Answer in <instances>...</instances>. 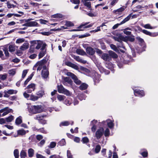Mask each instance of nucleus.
<instances>
[{"label": "nucleus", "instance_id": "obj_1", "mask_svg": "<svg viewBox=\"0 0 158 158\" xmlns=\"http://www.w3.org/2000/svg\"><path fill=\"white\" fill-rule=\"evenodd\" d=\"M89 23V22L83 23H82L80 25L77 27L78 29H73L70 30V31H83V30L81 29H80L82 28L83 27V28H87L92 27L94 25V23H92L86 26Z\"/></svg>", "mask_w": 158, "mask_h": 158}, {"label": "nucleus", "instance_id": "obj_2", "mask_svg": "<svg viewBox=\"0 0 158 158\" xmlns=\"http://www.w3.org/2000/svg\"><path fill=\"white\" fill-rule=\"evenodd\" d=\"M57 88L58 91L59 93L64 94L67 96L70 95V92L67 89H65L62 85H58Z\"/></svg>", "mask_w": 158, "mask_h": 158}, {"label": "nucleus", "instance_id": "obj_3", "mask_svg": "<svg viewBox=\"0 0 158 158\" xmlns=\"http://www.w3.org/2000/svg\"><path fill=\"white\" fill-rule=\"evenodd\" d=\"M31 112L34 114L40 113L41 112V106H34L30 108Z\"/></svg>", "mask_w": 158, "mask_h": 158}, {"label": "nucleus", "instance_id": "obj_4", "mask_svg": "<svg viewBox=\"0 0 158 158\" xmlns=\"http://www.w3.org/2000/svg\"><path fill=\"white\" fill-rule=\"evenodd\" d=\"M104 133V130L103 127H100L96 131L95 133V136L96 138L99 139L103 135Z\"/></svg>", "mask_w": 158, "mask_h": 158}, {"label": "nucleus", "instance_id": "obj_5", "mask_svg": "<svg viewBox=\"0 0 158 158\" xmlns=\"http://www.w3.org/2000/svg\"><path fill=\"white\" fill-rule=\"evenodd\" d=\"M47 45L45 43L43 44L41 48V51L39 54V58L40 59L46 53V50L45 49Z\"/></svg>", "mask_w": 158, "mask_h": 158}, {"label": "nucleus", "instance_id": "obj_6", "mask_svg": "<svg viewBox=\"0 0 158 158\" xmlns=\"http://www.w3.org/2000/svg\"><path fill=\"white\" fill-rule=\"evenodd\" d=\"M63 85H65V82L67 83L70 85H72L73 83V81L71 79L68 77H64L62 81Z\"/></svg>", "mask_w": 158, "mask_h": 158}, {"label": "nucleus", "instance_id": "obj_7", "mask_svg": "<svg viewBox=\"0 0 158 158\" xmlns=\"http://www.w3.org/2000/svg\"><path fill=\"white\" fill-rule=\"evenodd\" d=\"M2 110H3V113L2 114V116H4L7 115L9 113L11 112L12 110V109H10L8 107H6L2 109Z\"/></svg>", "mask_w": 158, "mask_h": 158}, {"label": "nucleus", "instance_id": "obj_8", "mask_svg": "<svg viewBox=\"0 0 158 158\" xmlns=\"http://www.w3.org/2000/svg\"><path fill=\"white\" fill-rule=\"evenodd\" d=\"M134 94L135 96L142 97L144 95V94L143 90H135Z\"/></svg>", "mask_w": 158, "mask_h": 158}, {"label": "nucleus", "instance_id": "obj_9", "mask_svg": "<svg viewBox=\"0 0 158 158\" xmlns=\"http://www.w3.org/2000/svg\"><path fill=\"white\" fill-rule=\"evenodd\" d=\"M86 52L87 54L90 55H93L95 52L94 50L92 47H88L86 48Z\"/></svg>", "mask_w": 158, "mask_h": 158}, {"label": "nucleus", "instance_id": "obj_10", "mask_svg": "<svg viewBox=\"0 0 158 158\" xmlns=\"http://www.w3.org/2000/svg\"><path fill=\"white\" fill-rule=\"evenodd\" d=\"M101 58L105 61H110L111 60V57L109 54L104 53L102 54Z\"/></svg>", "mask_w": 158, "mask_h": 158}, {"label": "nucleus", "instance_id": "obj_11", "mask_svg": "<svg viewBox=\"0 0 158 158\" xmlns=\"http://www.w3.org/2000/svg\"><path fill=\"white\" fill-rule=\"evenodd\" d=\"M66 65L67 66L70 67L77 70H78L79 69L78 66L74 64L71 62H70L68 61L67 62Z\"/></svg>", "mask_w": 158, "mask_h": 158}, {"label": "nucleus", "instance_id": "obj_12", "mask_svg": "<svg viewBox=\"0 0 158 158\" xmlns=\"http://www.w3.org/2000/svg\"><path fill=\"white\" fill-rule=\"evenodd\" d=\"M109 56L111 58H117L118 57V55L114 52L112 51H109L108 52Z\"/></svg>", "mask_w": 158, "mask_h": 158}, {"label": "nucleus", "instance_id": "obj_13", "mask_svg": "<svg viewBox=\"0 0 158 158\" xmlns=\"http://www.w3.org/2000/svg\"><path fill=\"white\" fill-rule=\"evenodd\" d=\"M41 74L43 78H47L49 74L48 70L42 71Z\"/></svg>", "mask_w": 158, "mask_h": 158}, {"label": "nucleus", "instance_id": "obj_14", "mask_svg": "<svg viewBox=\"0 0 158 158\" xmlns=\"http://www.w3.org/2000/svg\"><path fill=\"white\" fill-rule=\"evenodd\" d=\"M142 31L144 34L151 36H155L157 35L156 33H152L146 30H143Z\"/></svg>", "mask_w": 158, "mask_h": 158}, {"label": "nucleus", "instance_id": "obj_15", "mask_svg": "<svg viewBox=\"0 0 158 158\" xmlns=\"http://www.w3.org/2000/svg\"><path fill=\"white\" fill-rule=\"evenodd\" d=\"M88 85L86 83H82L79 86V89L81 90H85L87 89Z\"/></svg>", "mask_w": 158, "mask_h": 158}, {"label": "nucleus", "instance_id": "obj_16", "mask_svg": "<svg viewBox=\"0 0 158 158\" xmlns=\"http://www.w3.org/2000/svg\"><path fill=\"white\" fill-rule=\"evenodd\" d=\"M29 47V44L27 42L24 43L20 47V49L23 51L27 49Z\"/></svg>", "mask_w": 158, "mask_h": 158}, {"label": "nucleus", "instance_id": "obj_17", "mask_svg": "<svg viewBox=\"0 0 158 158\" xmlns=\"http://www.w3.org/2000/svg\"><path fill=\"white\" fill-rule=\"evenodd\" d=\"M46 116V115H42L41 114H39L36 116L34 118L35 119L38 120L39 121L43 119V118L45 117Z\"/></svg>", "mask_w": 158, "mask_h": 158}, {"label": "nucleus", "instance_id": "obj_18", "mask_svg": "<svg viewBox=\"0 0 158 158\" xmlns=\"http://www.w3.org/2000/svg\"><path fill=\"white\" fill-rule=\"evenodd\" d=\"M125 10V8H124V6H123L120 8H119L116 10H114L113 11V12L115 13L116 14H119V12H121Z\"/></svg>", "mask_w": 158, "mask_h": 158}, {"label": "nucleus", "instance_id": "obj_19", "mask_svg": "<svg viewBox=\"0 0 158 158\" xmlns=\"http://www.w3.org/2000/svg\"><path fill=\"white\" fill-rule=\"evenodd\" d=\"M132 14H130L127 17L125 18L121 23L120 24H123L130 19L131 16Z\"/></svg>", "mask_w": 158, "mask_h": 158}, {"label": "nucleus", "instance_id": "obj_20", "mask_svg": "<svg viewBox=\"0 0 158 158\" xmlns=\"http://www.w3.org/2000/svg\"><path fill=\"white\" fill-rule=\"evenodd\" d=\"M76 52L79 55L83 56L86 54L85 52L83 50L80 49H77L76 50Z\"/></svg>", "mask_w": 158, "mask_h": 158}, {"label": "nucleus", "instance_id": "obj_21", "mask_svg": "<svg viewBox=\"0 0 158 158\" xmlns=\"http://www.w3.org/2000/svg\"><path fill=\"white\" fill-rule=\"evenodd\" d=\"M15 123L17 125L20 124L22 122V117L21 116L18 117L15 120Z\"/></svg>", "mask_w": 158, "mask_h": 158}, {"label": "nucleus", "instance_id": "obj_22", "mask_svg": "<svg viewBox=\"0 0 158 158\" xmlns=\"http://www.w3.org/2000/svg\"><path fill=\"white\" fill-rule=\"evenodd\" d=\"M36 94L39 98H40L42 97L44 94V92L43 90H41L37 92Z\"/></svg>", "mask_w": 158, "mask_h": 158}, {"label": "nucleus", "instance_id": "obj_23", "mask_svg": "<svg viewBox=\"0 0 158 158\" xmlns=\"http://www.w3.org/2000/svg\"><path fill=\"white\" fill-rule=\"evenodd\" d=\"M28 156L30 157H32L34 154V150L32 148H30L28 150Z\"/></svg>", "mask_w": 158, "mask_h": 158}, {"label": "nucleus", "instance_id": "obj_24", "mask_svg": "<svg viewBox=\"0 0 158 158\" xmlns=\"http://www.w3.org/2000/svg\"><path fill=\"white\" fill-rule=\"evenodd\" d=\"M26 89H31L32 90H35V85L34 83H31L28 85L26 87Z\"/></svg>", "mask_w": 158, "mask_h": 158}, {"label": "nucleus", "instance_id": "obj_25", "mask_svg": "<svg viewBox=\"0 0 158 158\" xmlns=\"http://www.w3.org/2000/svg\"><path fill=\"white\" fill-rule=\"evenodd\" d=\"M107 125L108 127L110 128H113L114 126V124L112 121L110 119H107Z\"/></svg>", "mask_w": 158, "mask_h": 158}, {"label": "nucleus", "instance_id": "obj_26", "mask_svg": "<svg viewBox=\"0 0 158 158\" xmlns=\"http://www.w3.org/2000/svg\"><path fill=\"white\" fill-rule=\"evenodd\" d=\"M21 158H25L27 156V153L24 150H22L20 153Z\"/></svg>", "mask_w": 158, "mask_h": 158}, {"label": "nucleus", "instance_id": "obj_27", "mask_svg": "<svg viewBox=\"0 0 158 158\" xmlns=\"http://www.w3.org/2000/svg\"><path fill=\"white\" fill-rule=\"evenodd\" d=\"M17 133L18 135H23L26 134V132L23 129H21L17 131Z\"/></svg>", "mask_w": 158, "mask_h": 158}, {"label": "nucleus", "instance_id": "obj_28", "mask_svg": "<svg viewBox=\"0 0 158 158\" xmlns=\"http://www.w3.org/2000/svg\"><path fill=\"white\" fill-rule=\"evenodd\" d=\"M81 141L83 143L87 144L89 142V139L86 137H83L81 139Z\"/></svg>", "mask_w": 158, "mask_h": 158}, {"label": "nucleus", "instance_id": "obj_29", "mask_svg": "<svg viewBox=\"0 0 158 158\" xmlns=\"http://www.w3.org/2000/svg\"><path fill=\"white\" fill-rule=\"evenodd\" d=\"M43 44H42L41 43L37 42V44H36V43H35L34 44V45L35 46V48L36 49H39L40 48H41Z\"/></svg>", "mask_w": 158, "mask_h": 158}, {"label": "nucleus", "instance_id": "obj_30", "mask_svg": "<svg viewBox=\"0 0 158 158\" xmlns=\"http://www.w3.org/2000/svg\"><path fill=\"white\" fill-rule=\"evenodd\" d=\"M47 60H46V59L44 58L42 60L38 61L37 63V64H40V65H41L42 66L44 64H45L47 62Z\"/></svg>", "mask_w": 158, "mask_h": 158}, {"label": "nucleus", "instance_id": "obj_31", "mask_svg": "<svg viewBox=\"0 0 158 158\" xmlns=\"http://www.w3.org/2000/svg\"><path fill=\"white\" fill-rule=\"evenodd\" d=\"M118 42L119 43L117 44L118 47L119 48H122L125 49V47L123 45L122 41L121 40H119L118 41Z\"/></svg>", "mask_w": 158, "mask_h": 158}, {"label": "nucleus", "instance_id": "obj_32", "mask_svg": "<svg viewBox=\"0 0 158 158\" xmlns=\"http://www.w3.org/2000/svg\"><path fill=\"white\" fill-rule=\"evenodd\" d=\"M84 5L87 6L89 10H91V3L90 2H83Z\"/></svg>", "mask_w": 158, "mask_h": 158}, {"label": "nucleus", "instance_id": "obj_33", "mask_svg": "<svg viewBox=\"0 0 158 158\" xmlns=\"http://www.w3.org/2000/svg\"><path fill=\"white\" fill-rule=\"evenodd\" d=\"M14 119V116L12 115L6 118V122H10Z\"/></svg>", "mask_w": 158, "mask_h": 158}, {"label": "nucleus", "instance_id": "obj_34", "mask_svg": "<svg viewBox=\"0 0 158 158\" xmlns=\"http://www.w3.org/2000/svg\"><path fill=\"white\" fill-rule=\"evenodd\" d=\"M14 154L15 158H19V151L18 149H15L14 152Z\"/></svg>", "mask_w": 158, "mask_h": 158}, {"label": "nucleus", "instance_id": "obj_35", "mask_svg": "<svg viewBox=\"0 0 158 158\" xmlns=\"http://www.w3.org/2000/svg\"><path fill=\"white\" fill-rule=\"evenodd\" d=\"M3 51L4 52V53L6 57H8L9 56V53L8 51V48L7 47H5L3 49Z\"/></svg>", "mask_w": 158, "mask_h": 158}, {"label": "nucleus", "instance_id": "obj_36", "mask_svg": "<svg viewBox=\"0 0 158 158\" xmlns=\"http://www.w3.org/2000/svg\"><path fill=\"white\" fill-rule=\"evenodd\" d=\"M101 148V146L99 145H96L95 149V152L96 153H98L100 151Z\"/></svg>", "mask_w": 158, "mask_h": 158}, {"label": "nucleus", "instance_id": "obj_37", "mask_svg": "<svg viewBox=\"0 0 158 158\" xmlns=\"http://www.w3.org/2000/svg\"><path fill=\"white\" fill-rule=\"evenodd\" d=\"M6 91L7 93L10 94H16L17 93V91L14 90L13 89H10Z\"/></svg>", "mask_w": 158, "mask_h": 158}, {"label": "nucleus", "instance_id": "obj_38", "mask_svg": "<svg viewBox=\"0 0 158 158\" xmlns=\"http://www.w3.org/2000/svg\"><path fill=\"white\" fill-rule=\"evenodd\" d=\"M29 23L30 27L36 26L38 24L37 22L34 21L30 22Z\"/></svg>", "mask_w": 158, "mask_h": 158}, {"label": "nucleus", "instance_id": "obj_39", "mask_svg": "<svg viewBox=\"0 0 158 158\" xmlns=\"http://www.w3.org/2000/svg\"><path fill=\"white\" fill-rule=\"evenodd\" d=\"M69 124V123L68 121H64L61 123L60 124V126H67Z\"/></svg>", "mask_w": 158, "mask_h": 158}, {"label": "nucleus", "instance_id": "obj_40", "mask_svg": "<svg viewBox=\"0 0 158 158\" xmlns=\"http://www.w3.org/2000/svg\"><path fill=\"white\" fill-rule=\"evenodd\" d=\"M65 25L68 27H72L74 26V24L70 21H67Z\"/></svg>", "mask_w": 158, "mask_h": 158}, {"label": "nucleus", "instance_id": "obj_41", "mask_svg": "<svg viewBox=\"0 0 158 158\" xmlns=\"http://www.w3.org/2000/svg\"><path fill=\"white\" fill-rule=\"evenodd\" d=\"M58 99L60 101H62L64 100L65 96L60 95H58L57 96Z\"/></svg>", "mask_w": 158, "mask_h": 158}, {"label": "nucleus", "instance_id": "obj_42", "mask_svg": "<svg viewBox=\"0 0 158 158\" xmlns=\"http://www.w3.org/2000/svg\"><path fill=\"white\" fill-rule=\"evenodd\" d=\"M65 143V140L64 139H62L59 142L58 144L60 146H62L64 145Z\"/></svg>", "mask_w": 158, "mask_h": 158}, {"label": "nucleus", "instance_id": "obj_43", "mask_svg": "<svg viewBox=\"0 0 158 158\" xmlns=\"http://www.w3.org/2000/svg\"><path fill=\"white\" fill-rule=\"evenodd\" d=\"M30 98L33 101L37 100L39 98L38 96L33 95H31V96Z\"/></svg>", "mask_w": 158, "mask_h": 158}, {"label": "nucleus", "instance_id": "obj_44", "mask_svg": "<svg viewBox=\"0 0 158 158\" xmlns=\"http://www.w3.org/2000/svg\"><path fill=\"white\" fill-rule=\"evenodd\" d=\"M106 66L108 69H111L113 67L112 64L110 62H108L107 63H106Z\"/></svg>", "mask_w": 158, "mask_h": 158}, {"label": "nucleus", "instance_id": "obj_45", "mask_svg": "<svg viewBox=\"0 0 158 158\" xmlns=\"http://www.w3.org/2000/svg\"><path fill=\"white\" fill-rule=\"evenodd\" d=\"M32 78V76L29 77L26 79V80L24 82V87L26 86V85L27 84L28 82Z\"/></svg>", "mask_w": 158, "mask_h": 158}, {"label": "nucleus", "instance_id": "obj_46", "mask_svg": "<svg viewBox=\"0 0 158 158\" xmlns=\"http://www.w3.org/2000/svg\"><path fill=\"white\" fill-rule=\"evenodd\" d=\"M8 48L9 52H13L15 50V47L12 45H10Z\"/></svg>", "mask_w": 158, "mask_h": 158}, {"label": "nucleus", "instance_id": "obj_47", "mask_svg": "<svg viewBox=\"0 0 158 158\" xmlns=\"http://www.w3.org/2000/svg\"><path fill=\"white\" fill-rule=\"evenodd\" d=\"M25 41V39L24 38H19L17 39L16 41V43L20 44L24 42Z\"/></svg>", "mask_w": 158, "mask_h": 158}, {"label": "nucleus", "instance_id": "obj_48", "mask_svg": "<svg viewBox=\"0 0 158 158\" xmlns=\"http://www.w3.org/2000/svg\"><path fill=\"white\" fill-rule=\"evenodd\" d=\"M35 130L45 134L46 133H47L46 131L44 130V128H42L40 129L36 128L35 129Z\"/></svg>", "mask_w": 158, "mask_h": 158}, {"label": "nucleus", "instance_id": "obj_49", "mask_svg": "<svg viewBox=\"0 0 158 158\" xmlns=\"http://www.w3.org/2000/svg\"><path fill=\"white\" fill-rule=\"evenodd\" d=\"M7 76L6 74H4L3 75H0V79L2 80H5L7 78Z\"/></svg>", "mask_w": 158, "mask_h": 158}, {"label": "nucleus", "instance_id": "obj_50", "mask_svg": "<svg viewBox=\"0 0 158 158\" xmlns=\"http://www.w3.org/2000/svg\"><path fill=\"white\" fill-rule=\"evenodd\" d=\"M56 143L55 142H52L50 143V144L48 147L49 148H54L56 146Z\"/></svg>", "mask_w": 158, "mask_h": 158}, {"label": "nucleus", "instance_id": "obj_51", "mask_svg": "<svg viewBox=\"0 0 158 158\" xmlns=\"http://www.w3.org/2000/svg\"><path fill=\"white\" fill-rule=\"evenodd\" d=\"M63 15L60 14H57L53 15V18H62Z\"/></svg>", "mask_w": 158, "mask_h": 158}, {"label": "nucleus", "instance_id": "obj_52", "mask_svg": "<svg viewBox=\"0 0 158 158\" xmlns=\"http://www.w3.org/2000/svg\"><path fill=\"white\" fill-rule=\"evenodd\" d=\"M27 73V70H24L23 71L21 79H23L25 77Z\"/></svg>", "mask_w": 158, "mask_h": 158}, {"label": "nucleus", "instance_id": "obj_53", "mask_svg": "<svg viewBox=\"0 0 158 158\" xmlns=\"http://www.w3.org/2000/svg\"><path fill=\"white\" fill-rule=\"evenodd\" d=\"M7 7L8 8H10L12 7L13 8H15L16 7V6L15 5L13 4H11L9 2H8L7 3Z\"/></svg>", "mask_w": 158, "mask_h": 158}, {"label": "nucleus", "instance_id": "obj_54", "mask_svg": "<svg viewBox=\"0 0 158 158\" xmlns=\"http://www.w3.org/2000/svg\"><path fill=\"white\" fill-rule=\"evenodd\" d=\"M8 73L10 75H14L16 73L15 71V69L9 70L8 71Z\"/></svg>", "mask_w": 158, "mask_h": 158}, {"label": "nucleus", "instance_id": "obj_55", "mask_svg": "<svg viewBox=\"0 0 158 158\" xmlns=\"http://www.w3.org/2000/svg\"><path fill=\"white\" fill-rule=\"evenodd\" d=\"M110 134V131L108 128H106L104 132V135L106 137L108 136Z\"/></svg>", "mask_w": 158, "mask_h": 158}, {"label": "nucleus", "instance_id": "obj_56", "mask_svg": "<svg viewBox=\"0 0 158 158\" xmlns=\"http://www.w3.org/2000/svg\"><path fill=\"white\" fill-rule=\"evenodd\" d=\"M35 46L34 45H32L31 46L29 49V52H30L32 53L34 52Z\"/></svg>", "mask_w": 158, "mask_h": 158}, {"label": "nucleus", "instance_id": "obj_57", "mask_svg": "<svg viewBox=\"0 0 158 158\" xmlns=\"http://www.w3.org/2000/svg\"><path fill=\"white\" fill-rule=\"evenodd\" d=\"M142 156L144 157L148 156V153L147 151H144L140 153Z\"/></svg>", "mask_w": 158, "mask_h": 158}, {"label": "nucleus", "instance_id": "obj_58", "mask_svg": "<svg viewBox=\"0 0 158 158\" xmlns=\"http://www.w3.org/2000/svg\"><path fill=\"white\" fill-rule=\"evenodd\" d=\"M128 29V28H127L124 29L123 31L124 33L127 35H130L131 34V31H127V30Z\"/></svg>", "mask_w": 158, "mask_h": 158}, {"label": "nucleus", "instance_id": "obj_59", "mask_svg": "<svg viewBox=\"0 0 158 158\" xmlns=\"http://www.w3.org/2000/svg\"><path fill=\"white\" fill-rule=\"evenodd\" d=\"M70 1L73 3L79 5L80 3V1L79 0H71Z\"/></svg>", "mask_w": 158, "mask_h": 158}, {"label": "nucleus", "instance_id": "obj_60", "mask_svg": "<svg viewBox=\"0 0 158 158\" xmlns=\"http://www.w3.org/2000/svg\"><path fill=\"white\" fill-rule=\"evenodd\" d=\"M40 33L44 35L48 36L51 34V33L50 32H40Z\"/></svg>", "mask_w": 158, "mask_h": 158}, {"label": "nucleus", "instance_id": "obj_61", "mask_svg": "<svg viewBox=\"0 0 158 158\" xmlns=\"http://www.w3.org/2000/svg\"><path fill=\"white\" fill-rule=\"evenodd\" d=\"M111 48L116 52H117L118 49L116 47L114 44H111L110 46Z\"/></svg>", "mask_w": 158, "mask_h": 158}, {"label": "nucleus", "instance_id": "obj_62", "mask_svg": "<svg viewBox=\"0 0 158 158\" xmlns=\"http://www.w3.org/2000/svg\"><path fill=\"white\" fill-rule=\"evenodd\" d=\"M136 38L141 43L143 44V43H144V41L143 39L140 38V37H137Z\"/></svg>", "mask_w": 158, "mask_h": 158}, {"label": "nucleus", "instance_id": "obj_63", "mask_svg": "<svg viewBox=\"0 0 158 158\" xmlns=\"http://www.w3.org/2000/svg\"><path fill=\"white\" fill-rule=\"evenodd\" d=\"M67 156L68 158H73L70 151L69 150L67 151Z\"/></svg>", "mask_w": 158, "mask_h": 158}, {"label": "nucleus", "instance_id": "obj_64", "mask_svg": "<svg viewBox=\"0 0 158 158\" xmlns=\"http://www.w3.org/2000/svg\"><path fill=\"white\" fill-rule=\"evenodd\" d=\"M74 82L77 85H79L81 83V81L77 78L74 80Z\"/></svg>", "mask_w": 158, "mask_h": 158}]
</instances>
